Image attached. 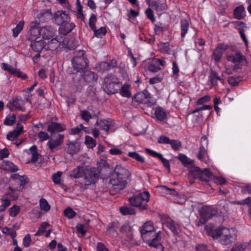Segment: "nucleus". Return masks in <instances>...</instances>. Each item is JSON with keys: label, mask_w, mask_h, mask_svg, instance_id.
<instances>
[{"label": "nucleus", "mask_w": 251, "mask_h": 251, "mask_svg": "<svg viewBox=\"0 0 251 251\" xmlns=\"http://www.w3.org/2000/svg\"><path fill=\"white\" fill-rule=\"evenodd\" d=\"M177 158L185 167L190 168L189 177L190 178L199 179L200 181L207 182L211 178L212 174L209 170L205 168L203 170L193 164V161L183 154H179Z\"/></svg>", "instance_id": "nucleus-1"}, {"label": "nucleus", "mask_w": 251, "mask_h": 251, "mask_svg": "<svg viewBox=\"0 0 251 251\" xmlns=\"http://www.w3.org/2000/svg\"><path fill=\"white\" fill-rule=\"evenodd\" d=\"M129 171L120 165H117L110 179L112 189L116 192L123 190L127 184V178L130 176Z\"/></svg>", "instance_id": "nucleus-2"}, {"label": "nucleus", "mask_w": 251, "mask_h": 251, "mask_svg": "<svg viewBox=\"0 0 251 251\" xmlns=\"http://www.w3.org/2000/svg\"><path fill=\"white\" fill-rule=\"evenodd\" d=\"M210 235L214 239L219 238L220 243L224 245H227L236 240V232L233 228L220 227L212 231Z\"/></svg>", "instance_id": "nucleus-3"}, {"label": "nucleus", "mask_w": 251, "mask_h": 251, "mask_svg": "<svg viewBox=\"0 0 251 251\" xmlns=\"http://www.w3.org/2000/svg\"><path fill=\"white\" fill-rule=\"evenodd\" d=\"M74 74L83 72L88 66L89 61L84 50L76 51L72 59Z\"/></svg>", "instance_id": "nucleus-4"}, {"label": "nucleus", "mask_w": 251, "mask_h": 251, "mask_svg": "<svg viewBox=\"0 0 251 251\" xmlns=\"http://www.w3.org/2000/svg\"><path fill=\"white\" fill-rule=\"evenodd\" d=\"M83 179L79 182L81 189L86 190L91 185L95 184L99 179V174L95 168L86 167Z\"/></svg>", "instance_id": "nucleus-5"}, {"label": "nucleus", "mask_w": 251, "mask_h": 251, "mask_svg": "<svg viewBox=\"0 0 251 251\" xmlns=\"http://www.w3.org/2000/svg\"><path fill=\"white\" fill-rule=\"evenodd\" d=\"M79 79L74 77L75 91H80L83 86L84 82L87 83H93L97 81L98 76L97 74L90 71H83V72L80 73Z\"/></svg>", "instance_id": "nucleus-6"}, {"label": "nucleus", "mask_w": 251, "mask_h": 251, "mask_svg": "<svg viewBox=\"0 0 251 251\" xmlns=\"http://www.w3.org/2000/svg\"><path fill=\"white\" fill-rule=\"evenodd\" d=\"M121 84V82L116 75L108 74L104 79L102 88L106 94L110 95L118 92Z\"/></svg>", "instance_id": "nucleus-7"}, {"label": "nucleus", "mask_w": 251, "mask_h": 251, "mask_svg": "<svg viewBox=\"0 0 251 251\" xmlns=\"http://www.w3.org/2000/svg\"><path fill=\"white\" fill-rule=\"evenodd\" d=\"M150 195L149 192L144 191L134 195L129 199L131 204L139 208L140 210L147 208V203L150 200Z\"/></svg>", "instance_id": "nucleus-8"}, {"label": "nucleus", "mask_w": 251, "mask_h": 251, "mask_svg": "<svg viewBox=\"0 0 251 251\" xmlns=\"http://www.w3.org/2000/svg\"><path fill=\"white\" fill-rule=\"evenodd\" d=\"M65 129L66 126L64 124L55 122H51L48 125L47 128V131L50 133L51 141H61L63 140L64 135L59 133Z\"/></svg>", "instance_id": "nucleus-9"}, {"label": "nucleus", "mask_w": 251, "mask_h": 251, "mask_svg": "<svg viewBox=\"0 0 251 251\" xmlns=\"http://www.w3.org/2000/svg\"><path fill=\"white\" fill-rule=\"evenodd\" d=\"M141 235L144 241L146 242L149 246L157 248L159 251H163L162 245L160 243L159 232H157L155 230L141 234Z\"/></svg>", "instance_id": "nucleus-10"}, {"label": "nucleus", "mask_w": 251, "mask_h": 251, "mask_svg": "<svg viewBox=\"0 0 251 251\" xmlns=\"http://www.w3.org/2000/svg\"><path fill=\"white\" fill-rule=\"evenodd\" d=\"M217 207L212 206H203L200 211L201 218L198 223V226H200L204 224L206 222L217 214Z\"/></svg>", "instance_id": "nucleus-11"}, {"label": "nucleus", "mask_w": 251, "mask_h": 251, "mask_svg": "<svg viewBox=\"0 0 251 251\" xmlns=\"http://www.w3.org/2000/svg\"><path fill=\"white\" fill-rule=\"evenodd\" d=\"M66 41L65 39L61 40V38L55 36L45 43V50L58 51L60 49L66 47Z\"/></svg>", "instance_id": "nucleus-12"}, {"label": "nucleus", "mask_w": 251, "mask_h": 251, "mask_svg": "<svg viewBox=\"0 0 251 251\" xmlns=\"http://www.w3.org/2000/svg\"><path fill=\"white\" fill-rule=\"evenodd\" d=\"M25 104V101L22 98L16 97L7 103L6 107L11 111L20 110L25 112L26 110Z\"/></svg>", "instance_id": "nucleus-13"}, {"label": "nucleus", "mask_w": 251, "mask_h": 251, "mask_svg": "<svg viewBox=\"0 0 251 251\" xmlns=\"http://www.w3.org/2000/svg\"><path fill=\"white\" fill-rule=\"evenodd\" d=\"M10 182L14 189L18 191H21L24 188L25 185L27 182V177L25 176H20L17 174L11 175Z\"/></svg>", "instance_id": "nucleus-14"}, {"label": "nucleus", "mask_w": 251, "mask_h": 251, "mask_svg": "<svg viewBox=\"0 0 251 251\" xmlns=\"http://www.w3.org/2000/svg\"><path fill=\"white\" fill-rule=\"evenodd\" d=\"M117 66V61L115 59H112L109 62H101L96 65V69L98 72L103 73L116 68Z\"/></svg>", "instance_id": "nucleus-15"}, {"label": "nucleus", "mask_w": 251, "mask_h": 251, "mask_svg": "<svg viewBox=\"0 0 251 251\" xmlns=\"http://www.w3.org/2000/svg\"><path fill=\"white\" fill-rule=\"evenodd\" d=\"M54 18L55 24L59 26L70 21L69 14L63 11L56 12L54 14Z\"/></svg>", "instance_id": "nucleus-16"}, {"label": "nucleus", "mask_w": 251, "mask_h": 251, "mask_svg": "<svg viewBox=\"0 0 251 251\" xmlns=\"http://www.w3.org/2000/svg\"><path fill=\"white\" fill-rule=\"evenodd\" d=\"M2 68L9 72L11 75L21 78L22 79L25 80L27 78L26 74L23 73L19 70L14 68L13 66L5 63L2 64Z\"/></svg>", "instance_id": "nucleus-17"}, {"label": "nucleus", "mask_w": 251, "mask_h": 251, "mask_svg": "<svg viewBox=\"0 0 251 251\" xmlns=\"http://www.w3.org/2000/svg\"><path fill=\"white\" fill-rule=\"evenodd\" d=\"M162 224L167 226L174 234L178 233L179 225L176 223L171 218L165 216L162 218Z\"/></svg>", "instance_id": "nucleus-18"}, {"label": "nucleus", "mask_w": 251, "mask_h": 251, "mask_svg": "<svg viewBox=\"0 0 251 251\" xmlns=\"http://www.w3.org/2000/svg\"><path fill=\"white\" fill-rule=\"evenodd\" d=\"M218 80H219L223 84L224 83V79L219 76L218 73L216 71L211 69L210 70V75L208 76V81L210 83L211 88L212 87L218 88Z\"/></svg>", "instance_id": "nucleus-19"}, {"label": "nucleus", "mask_w": 251, "mask_h": 251, "mask_svg": "<svg viewBox=\"0 0 251 251\" xmlns=\"http://www.w3.org/2000/svg\"><path fill=\"white\" fill-rule=\"evenodd\" d=\"M151 97L150 93L146 89L144 91L137 93L132 99L133 100L140 103H146L149 99Z\"/></svg>", "instance_id": "nucleus-20"}, {"label": "nucleus", "mask_w": 251, "mask_h": 251, "mask_svg": "<svg viewBox=\"0 0 251 251\" xmlns=\"http://www.w3.org/2000/svg\"><path fill=\"white\" fill-rule=\"evenodd\" d=\"M56 30L51 26L47 25L41 27V36L44 39L49 40L55 37Z\"/></svg>", "instance_id": "nucleus-21"}, {"label": "nucleus", "mask_w": 251, "mask_h": 251, "mask_svg": "<svg viewBox=\"0 0 251 251\" xmlns=\"http://www.w3.org/2000/svg\"><path fill=\"white\" fill-rule=\"evenodd\" d=\"M113 121L110 119L98 121L95 125L98 126L99 129L103 131L105 134L108 133L110 128L113 126Z\"/></svg>", "instance_id": "nucleus-22"}, {"label": "nucleus", "mask_w": 251, "mask_h": 251, "mask_svg": "<svg viewBox=\"0 0 251 251\" xmlns=\"http://www.w3.org/2000/svg\"><path fill=\"white\" fill-rule=\"evenodd\" d=\"M24 151H25L27 154L31 156V159L29 160L27 163H34L38 160L40 154L39 153L37 148L35 145H33L30 147L28 150H25Z\"/></svg>", "instance_id": "nucleus-23"}, {"label": "nucleus", "mask_w": 251, "mask_h": 251, "mask_svg": "<svg viewBox=\"0 0 251 251\" xmlns=\"http://www.w3.org/2000/svg\"><path fill=\"white\" fill-rule=\"evenodd\" d=\"M29 42L32 50L36 52H41L43 49H45V42L42 39L34 40Z\"/></svg>", "instance_id": "nucleus-24"}, {"label": "nucleus", "mask_w": 251, "mask_h": 251, "mask_svg": "<svg viewBox=\"0 0 251 251\" xmlns=\"http://www.w3.org/2000/svg\"><path fill=\"white\" fill-rule=\"evenodd\" d=\"M23 126L20 123H18L16 128L13 131L9 132L7 134V139L10 141H14L23 132Z\"/></svg>", "instance_id": "nucleus-25"}, {"label": "nucleus", "mask_w": 251, "mask_h": 251, "mask_svg": "<svg viewBox=\"0 0 251 251\" xmlns=\"http://www.w3.org/2000/svg\"><path fill=\"white\" fill-rule=\"evenodd\" d=\"M75 26L74 23L68 22L60 25L58 31L60 34L65 36L70 33Z\"/></svg>", "instance_id": "nucleus-26"}, {"label": "nucleus", "mask_w": 251, "mask_h": 251, "mask_svg": "<svg viewBox=\"0 0 251 251\" xmlns=\"http://www.w3.org/2000/svg\"><path fill=\"white\" fill-rule=\"evenodd\" d=\"M120 232L126 240L130 241L133 238L132 229L128 224H124L120 229Z\"/></svg>", "instance_id": "nucleus-27"}, {"label": "nucleus", "mask_w": 251, "mask_h": 251, "mask_svg": "<svg viewBox=\"0 0 251 251\" xmlns=\"http://www.w3.org/2000/svg\"><path fill=\"white\" fill-rule=\"evenodd\" d=\"M154 116L160 122H163L167 119L166 111L160 106H157L154 109Z\"/></svg>", "instance_id": "nucleus-28"}, {"label": "nucleus", "mask_w": 251, "mask_h": 251, "mask_svg": "<svg viewBox=\"0 0 251 251\" xmlns=\"http://www.w3.org/2000/svg\"><path fill=\"white\" fill-rule=\"evenodd\" d=\"M86 167L79 165L74 168L70 174V176L74 178H79L82 177L85 172Z\"/></svg>", "instance_id": "nucleus-29"}, {"label": "nucleus", "mask_w": 251, "mask_h": 251, "mask_svg": "<svg viewBox=\"0 0 251 251\" xmlns=\"http://www.w3.org/2000/svg\"><path fill=\"white\" fill-rule=\"evenodd\" d=\"M28 34L29 36L27 38L28 41L40 39V36L41 35V27L30 28Z\"/></svg>", "instance_id": "nucleus-30"}, {"label": "nucleus", "mask_w": 251, "mask_h": 251, "mask_svg": "<svg viewBox=\"0 0 251 251\" xmlns=\"http://www.w3.org/2000/svg\"><path fill=\"white\" fill-rule=\"evenodd\" d=\"M151 7L157 12L162 11L167 9V4L162 0H153Z\"/></svg>", "instance_id": "nucleus-31"}, {"label": "nucleus", "mask_w": 251, "mask_h": 251, "mask_svg": "<svg viewBox=\"0 0 251 251\" xmlns=\"http://www.w3.org/2000/svg\"><path fill=\"white\" fill-rule=\"evenodd\" d=\"M131 86L128 83H125L121 87L119 86V91L120 95L123 97L129 98L131 97V92L130 91Z\"/></svg>", "instance_id": "nucleus-32"}, {"label": "nucleus", "mask_w": 251, "mask_h": 251, "mask_svg": "<svg viewBox=\"0 0 251 251\" xmlns=\"http://www.w3.org/2000/svg\"><path fill=\"white\" fill-rule=\"evenodd\" d=\"M198 157L201 162H204L208 165H210L211 162L207 156L206 150L203 147H200Z\"/></svg>", "instance_id": "nucleus-33"}, {"label": "nucleus", "mask_w": 251, "mask_h": 251, "mask_svg": "<svg viewBox=\"0 0 251 251\" xmlns=\"http://www.w3.org/2000/svg\"><path fill=\"white\" fill-rule=\"evenodd\" d=\"M245 12V8L243 5H241L236 7L233 11L234 17L238 20H241L244 18Z\"/></svg>", "instance_id": "nucleus-34"}, {"label": "nucleus", "mask_w": 251, "mask_h": 251, "mask_svg": "<svg viewBox=\"0 0 251 251\" xmlns=\"http://www.w3.org/2000/svg\"><path fill=\"white\" fill-rule=\"evenodd\" d=\"M153 231H155V229L153 224L151 221L147 222L140 228L141 234L147 233L148 232L149 233V232H150Z\"/></svg>", "instance_id": "nucleus-35"}, {"label": "nucleus", "mask_w": 251, "mask_h": 251, "mask_svg": "<svg viewBox=\"0 0 251 251\" xmlns=\"http://www.w3.org/2000/svg\"><path fill=\"white\" fill-rule=\"evenodd\" d=\"M67 146V151L71 154L76 153L80 149L79 142H69Z\"/></svg>", "instance_id": "nucleus-36"}, {"label": "nucleus", "mask_w": 251, "mask_h": 251, "mask_svg": "<svg viewBox=\"0 0 251 251\" xmlns=\"http://www.w3.org/2000/svg\"><path fill=\"white\" fill-rule=\"evenodd\" d=\"M11 200L8 195H5L1 198V204L0 205V212L4 211L11 203Z\"/></svg>", "instance_id": "nucleus-37"}, {"label": "nucleus", "mask_w": 251, "mask_h": 251, "mask_svg": "<svg viewBox=\"0 0 251 251\" xmlns=\"http://www.w3.org/2000/svg\"><path fill=\"white\" fill-rule=\"evenodd\" d=\"M189 27V24L187 20L182 19L180 21L181 37L184 38L187 34Z\"/></svg>", "instance_id": "nucleus-38"}, {"label": "nucleus", "mask_w": 251, "mask_h": 251, "mask_svg": "<svg viewBox=\"0 0 251 251\" xmlns=\"http://www.w3.org/2000/svg\"><path fill=\"white\" fill-rule=\"evenodd\" d=\"M14 186L12 185L11 187H9L8 190H7V192L5 194V195H8V197H10V199L12 200H16L18 197V193L16 189H14Z\"/></svg>", "instance_id": "nucleus-39"}, {"label": "nucleus", "mask_w": 251, "mask_h": 251, "mask_svg": "<svg viewBox=\"0 0 251 251\" xmlns=\"http://www.w3.org/2000/svg\"><path fill=\"white\" fill-rule=\"evenodd\" d=\"M118 226V223L113 222L109 225L108 226L106 231L111 236H115L117 234V229Z\"/></svg>", "instance_id": "nucleus-40"}, {"label": "nucleus", "mask_w": 251, "mask_h": 251, "mask_svg": "<svg viewBox=\"0 0 251 251\" xmlns=\"http://www.w3.org/2000/svg\"><path fill=\"white\" fill-rule=\"evenodd\" d=\"M25 22L24 21H21L16 25V26L12 29L13 36L16 37L23 30Z\"/></svg>", "instance_id": "nucleus-41"}, {"label": "nucleus", "mask_w": 251, "mask_h": 251, "mask_svg": "<svg viewBox=\"0 0 251 251\" xmlns=\"http://www.w3.org/2000/svg\"><path fill=\"white\" fill-rule=\"evenodd\" d=\"M3 169L10 172H15L18 170V168L13 163L9 161H6L4 163Z\"/></svg>", "instance_id": "nucleus-42"}, {"label": "nucleus", "mask_w": 251, "mask_h": 251, "mask_svg": "<svg viewBox=\"0 0 251 251\" xmlns=\"http://www.w3.org/2000/svg\"><path fill=\"white\" fill-rule=\"evenodd\" d=\"M92 30L94 31V36L98 38H101L102 36H104L107 32L106 29L105 27H101L98 29H97L96 26L95 29Z\"/></svg>", "instance_id": "nucleus-43"}, {"label": "nucleus", "mask_w": 251, "mask_h": 251, "mask_svg": "<svg viewBox=\"0 0 251 251\" xmlns=\"http://www.w3.org/2000/svg\"><path fill=\"white\" fill-rule=\"evenodd\" d=\"M16 121V115L13 114L12 115H7L4 121V124L6 126L13 125Z\"/></svg>", "instance_id": "nucleus-44"}, {"label": "nucleus", "mask_w": 251, "mask_h": 251, "mask_svg": "<svg viewBox=\"0 0 251 251\" xmlns=\"http://www.w3.org/2000/svg\"><path fill=\"white\" fill-rule=\"evenodd\" d=\"M159 50L161 52L166 53V54H170L171 53V49L170 48V45L168 43H162L160 45Z\"/></svg>", "instance_id": "nucleus-45"}, {"label": "nucleus", "mask_w": 251, "mask_h": 251, "mask_svg": "<svg viewBox=\"0 0 251 251\" xmlns=\"http://www.w3.org/2000/svg\"><path fill=\"white\" fill-rule=\"evenodd\" d=\"M76 9L77 11V18L80 19L82 21L85 20V16L83 14L82 6L80 4L79 0H77Z\"/></svg>", "instance_id": "nucleus-46"}, {"label": "nucleus", "mask_w": 251, "mask_h": 251, "mask_svg": "<svg viewBox=\"0 0 251 251\" xmlns=\"http://www.w3.org/2000/svg\"><path fill=\"white\" fill-rule=\"evenodd\" d=\"M128 155L141 163L145 162L144 158L136 152H129Z\"/></svg>", "instance_id": "nucleus-47"}, {"label": "nucleus", "mask_w": 251, "mask_h": 251, "mask_svg": "<svg viewBox=\"0 0 251 251\" xmlns=\"http://www.w3.org/2000/svg\"><path fill=\"white\" fill-rule=\"evenodd\" d=\"M40 206L41 210L45 211H48L50 208L48 201L44 198H42L40 200Z\"/></svg>", "instance_id": "nucleus-48"}, {"label": "nucleus", "mask_w": 251, "mask_h": 251, "mask_svg": "<svg viewBox=\"0 0 251 251\" xmlns=\"http://www.w3.org/2000/svg\"><path fill=\"white\" fill-rule=\"evenodd\" d=\"M120 212L123 215H132L135 213V210L131 207H122L120 208Z\"/></svg>", "instance_id": "nucleus-49"}, {"label": "nucleus", "mask_w": 251, "mask_h": 251, "mask_svg": "<svg viewBox=\"0 0 251 251\" xmlns=\"http://www.w3.org/2000/svg\"><path fill=\"white\" fill-rule=\"evenodd\" d=\"M62 173L60 171H58L57 173H54L52 176V179L55 184H59L61 183V177Z\"/></svg>", "instance_id": "nucleus-50"}, {"label": "nucleus", "mask_w": 251, "mask_h": 251, "mask_svg": "<svg viewBox=\"0 0 251 251\" xmlns=\"http://www.w3.org/2000/svg\"><path fill=\"white\" fill-rule=\"evenodd\" d=\"M49 226V224L47 222L42 223L39 228L38 231L35 233V236H41L46 231V228Z\"/></svg>", "instance_id": "nucleus-51"}, {"label": "nucleus", "mask_w": 251, "mask_h": 251, "mask_svg": "<svg viewBox=\"0 0 251 251\" xmlns=\"http://www.w3.org/2000/svg\"><path fill=\"white\" fill-rule=\"evenodd\" d=\"M248 246L246 243L237 244L233 247L232 251H244Z\"/></svg>", "instance_id": "nucleus-52"}, {"label": "nucleus", "mask_w": 251, "mask_h": 251, "mask_svg": "<svg viewBox=\"0 0 251 251\" xmlns=\"http://www.w3.org/2000/svg\"><path fill=\"white\" fill-rule=\"evenodd\" d=\"M223 52L221 51L219 49L216 48L213 53V57L215 61L217 62H219L221 59Z\"/></svg>", "instance_id": "nucleus-53"}, {"label": "nucleus", "mask_w": 251, "mask_h": 251, "mask_svg": "<svg viewBox=\"0 0 251 251\" xmlns=\"http://www.w3.org/2000/svg\"><path fill=\"white\" fill-rule=\"evenodd\" d=\"M97 22V16L95 14H91L89 20V25L91 29H95L96 23Z\"/></svg>", "instance_id": "nucleus-54"}, {"label": "nucleus", "mask_w": 251, "mask_h": 251, "mask_svg": "<svg viewBox=\"0 0 251 251\" xmlns=\"http://www.w3.org/2000/svg\"><path fill=\"white\" fill-rule=\"evenodd\" d=\"M83 127V125L80 124L79 126L71 128L70 130L69 133L71 135H79L81 133Z\"/></svg>", "instance_id": "nucleus-55"}, {"label": "nucleus", "mask_w": 251, "mask_h": 251, "mask_svg": "<svg viewBox=\"0 0 251 251\" xmlns=\"http://www.w3.org/2000/svg\"><path fill=\"white\" fill-rule=\"evenodd\" d=\"M64 215L68 219H72L75 215V212L71 207H67L64 211Z\"/></svg>", "instance_id": "nucleus-56"}, {"label": "nucleus", "mask_w": 251, "mask_h": 251, "mask_svg": "<svg viewBox=\"0 0 251 251\" xmlns=\"http://www.w3.org/2000/svg\"><path fill=\"white\" fill-rule=\"evenodd\" d=\"M20 207L17 205H13L9 210V214L12 217L16 216L20 212Z\"/></svg>", "instance_id": "nucleus-57"}, {"label": "nucleus", "mask_w": 251, "mask_h": 251, "mask_svg": "<svg viewBox=\"0 0 251 251\" xmlns=\"http://www.w3.org/2000/svg\"><path fill=\"white\" fill-rule=\"evenodd\" d=\"M61 142H48L47 146L52 152L57 150L60 145Z\"/></svg>", "instance_id": "nucleus-58"}, {"label": "nucleus", "mask_w": 251, "mask_h": 251, "mask_svg": "<svg viewBox=\"0 0 251 251\" xmlns=\"http://www.w3.org/2000/svg\"><path fill=\"white\" fill-rule=\"evenodd\" d=\"M237 29L240 34L241 38H242V39L243 40V41L245 43V45L246 47L248 48V40L246 38V37L245 36V34L244 33L245 29L244 28V27H239L237 28Z\"/></svg>", "instance_id": "nucleus-59"}, {"label": "nucleus", "mask_w": 251, "mask_h": 251, "mask_svg": "<svg viewBox=\"0 0 251 251\" xmlns=\"http://www.w3.org/2000/svg\"><path fill=\"white\" fill-rule=\"evenodd\" d=\"M145 14L147 18L152 23L155 22V18L154 16L153 11L151 8H148L146 10Z\"/></svg>", "instance_id": "nucleus-60"}, {"label": "nucleus", "mask_w": 251, "mask_h": 251, "mask_svg": "<svg viewBox=\"0 0 251 251\" xmlns=\"http://www.w3.org/2000/svg\"><path fill=\"white\" fill-rule=\"evenodd\" d=\"M145 151H146V152L148 154H149L150 155L153 157H155V158H157L159 159H160L161 157L162 156V155L160 153H158L154 151H152L151 150H150L149 149H146L145 150Z\"/></svg>", "instance_id": "nucleus-61"}, {"label": "nucleus", "mask_w": 251, "mask_h": 251, "mask_svg": "<svg viewBox=\"0 0 251 251\" xmlns=\"http://www.w3.org/2000/svg\"><path fill=\"white\" fill-rule=\"evenodd\" d=\"M81 117L84 121L88 122L92 118L90 112L87 110L81 111Z\"/></svg>", "instance_id": "nucleus-62"}, {"label": "nucleus", "mask_w": 251, "mask_h": 251, "mask_svg": "<svg viewBox=\"0 0 251 251\" xmlns=\"http://www.w3.org/2000/svg\"><path fill=\"white\" fill-rule=\"evenodd\" d=\"M234 55L236 63H241L243 61H247L246 57L239 51L236 52Z\"/></svg>", "instance_id": "nucleus-63"}, {"label": "nucleus", "mask_w": 251, "mask_h": 251, "mask_svg": "<svg viewBox=\"0 0 251 251\" xmlns=\"http://www.w3.org/2000/svg\"><path fill=\"white\" fill-rule=\"evenodd\" d=\"M210 100V97L208 95H205L200 98L197 100L196 103L197 105H201L204 103L207 102Z\"/></svg>", "instance_id": "nucleus-64"}]
</instances>
